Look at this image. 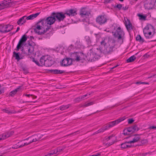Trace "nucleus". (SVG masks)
I'll return each mask as SVG.
<instances>
[{
	"instance_id": "30",
	"label": "nucleus",
	"mask_w": 156,
	"mask_h": 156,
	"mask_svg": "<svg viewBox=\"0 0 156 156\" xmlns=\"http://www.w3.org/2000/svg\"><path fill=\"white\" fill-rule=\"evenodd\" d=\"M56 153L57 152H56V149H54L51 151L50 153L46 155H48L47 156H51L53 155L54 154H56Z\"/></svg>"
},
{
	"instance_id": "15",
	"label": "nucleus",
	"mask_w": 156,
	"mask_h": 156,
	"mask_svg": "<svg viewBox=\"0 0 156 156\" xmlns=\"http://www.w3.org/2000/svg\"><path fill=\"white\" fill-rule=\"evenodd\" d=\"M0 3L1 4V7H0V9L10 6L12 4V2H11V0H5Z\"/></svg>"
},
{
	"instance_id": "23",
	"label": "nucleus",
	"mask_w": 156,
	"mask_h": 156,
	"mask_svg": "<svg viewBox=\"0 0 156 156\" xmlns=\"http://www.w3.org/2000/svg\"><path fill=\"white\" fill-rule=\"evenodd\" d=\"M49 71L51 73L56 74H62L65 72V71L64 70H60L57 69H51L49 70Z\"/></svg>"
},
{
	"instance_id": "35",
	"label": "nucleus",
	"mask_w": 156,
	"mask_h": 156,
	"mask_svg": "<svg viewBox=\"0 0 156 156\" xmlns=\"http://www.w3.org/2000/svg\"><path fill=\"white\" fill-rule=\"evenodd\" d=\"M14 132L12 131L5 133L7 137L8 138L12 135L14 134Z\"/></svg>"
},
{
	"instance_id": "40",
	"label": "nucleus",
	"mask_w": 156,
	"mask_h": 156,
	"mask_svg": "<svg viewBox=\"0 0 156 156\" xmlns=\"http://www.w3.org/2000/svg\"><path fill=\"white\" fill-rule=\"evenodd\" d=\"M94 103V102L92 101L87 103V104L84 105L83 106L84 107H86L92 105H93Z\"/></svg>"
},
{
	"instance_id": "11",
	"label": "nucleus",
	"mask_w": 156,
	"mask_h": 156,
	"mask_svg": "<svg viewBox=\"0 0 156 156\" xmlns=\"http://www.w3.org/2000/svg\"><path fill=\"white\" fill-rule=\"evenodd\" d=\"M51 26L49 25L45 29L44 28L42 29H38L37 28V23L33 28L34 32L38 34V35H42L44 34L46 32L50 29Z\"/></svg>"
},
{
	"instance_id": "41",
	"label": "nucleus",
	"mask_w": 156,
	"mask_h": 156,
	"mask_svg": "<svg viewBox=\"0 0 156 156\" xmlns=\"http://www.w3.org/2000/svg\"><path fill=\"white\" fill-rule=\"evenodd\" d=\"M110 127L109 126V125H108V124H107V125L101 128L102 130V131H103V132H104L105 131L107 130L108 129L110 128Z\"/></svg>"
},
{
	"instance_id": "22",
	"label": "nucleus",
	"mask_w": 156,
	"mask_h": 156,
	"mask_svg": "<svg viewBox=\"0 0 156 156\" xmlns=\"http://www.w3.org/2000/svg\"><path fill=\"white\" fill-rule=\"evenodd\" d=\"M27 49L28 51V55L34 54V47L31 44L28 43V45L27 46Z\"/></svg>"
},
{
	"instance_id": "37",
	"label": "nucleus",
	"mask_w": 156,
	"mask_h": 156,
	"mask_svg": "<svg viewBox=\"0 0 156 156\" xmlns=\"http://www.w3.org/2000/svg\"><path fill=\"white\" fill-rule=\"evenodd\" d=\"M61 22H58V23H56V21L55 22V25H56V27L57 28H59L61 27V26L62 24L60 23Z\"/></svg>"
},
{
	"instance_id": "50",
	"label": "nucleus",
	"mask_w": 156,
	"mask_h": 156,
	"mask_svg": "<svg viewBox=\"0 0 156 156\" xmlns=\"http://www.w3.org/2000/svg\"><path fill=\"white\" fill-rule=\"evenodd\" d=\"M136 84H148V83L147 82H137L136 83Z\"/></svg>"
},
{
	"instance_id": "4",
	"label": "nucleus",
	"mask_w": 156,
	"mask_h": 156,
	"mask_svg": "<svg viewBox=\"0 0 156 156\" xmlns=\"http://www.w3.org/2000/svg\"><path fill=\"white\" fill-rule=\"evenodd\" d=\"M80 15L82 17L84 18L82 20L83 22L89 23V18L91 17V12L89 11H87L84 8L81 9L80 13Z\"/></svg>"
},
{
	"instance_id": "19",
	"label": "nucleus",
	"mask_w": 156,
	"mask_h": 156,
	"mask_svg": "<svg viewBox=\"0 0 156 156\" xmlns=\"http://www.w3.org/2000/svg\"><path fill=\"white\" fill-rule=\"evenodd\" d=\"M72 63V60L70 58H66L63 59L61 62L62 66H68L71 65Z\"/></svg>"
},
{
	"instance_id": "36",
	"label": "nucleus",
	"mask_w": 156,
	"mask_h": 156,
	"mask_svg": "<svg viewBox=\"0 0 156 156\" xmlns=\"http://www.w3.org/2000/svg\"><path fill=\"white\" fill-rule=\"evenodd\" d=\"M23 46L21 44H20V43H18L17 45L16 48L15 49V50L16 51H19L20 49Z\"/></svg>"
},
{
	"instance_id": "10",
	"label": "nucleus",
	"mask_w": 156,
	"mask_h": 156,
	"mask_svg": "<svg viewBox=\"0 0 156 156\" xmlns=\"http://www.w3.org/2000/svg\"><path fill=\"white\" fill-rule=\"evenodd\" d=\"M156 2V0H146L144 2V7L145 9H152Z\"/></svg>"
},
{
	"instance_id": "3",
	"label": "nucleus",
	"mask_w": 156,
	"mask_h": 156,
	"mask_svg": "<svg viewBox=\"0 0 156 156\" xmlns=\"http://www.w3.org/2000/svg\"><path fill=\"white\" fill-rule=\"evenodd\" d=\"M155 32L154 27L151 24L147 25L143 29V33L146 39H150L149 41H155L156 39H151Z\"/></svg>"
},
{
	"instance_id": "62",
	"label": "nucleus",
	"mask_w": 156,
	"mask_h": 156,
	"mask_svg": "<svg viewBox=\"0 0 156 156\" xmlns=\"http://www.w3.org/2000/svg\"><path fill=\"white\" fill-rule=\"evenodd\" d=\"M30 144H31V143H30V142H28V143H24V145L25 146H27V145Z\"/></svg>"
},
{
	"instance_id": "17",
	"label": "nucleus",
	"mask_w": 156,
	"mask_h": 156,
	"mask_svg": "<svg viewBox=\"0 0 156 156\" xmlns=\"http://www.w3.org/2000/svg\"><path fill=\"white\" fill-rule=\"evenodd\" d=\"M65 14L69 16H74L77 14V10L76 9H70L65 11Z\"/></svg>"
},
{
	"instance_id": "38",
	"label": "nucleus",
	"mask_w": 156,
	"mask_h": 156,
	"mask_svg": "<svg viewBox=\"0 0 156 156\" xmlns=\"http://www.w3.org/2000/svg\"><path fill=\"white\" fill-rule=\"evenodd\" d=\"M122 7V5L121 4H117V5H115L114 7L115 8H117L119 10H120Z\"/></svg>"
},
{
	"instance_id": "43",
	"label": "nucleus",
	"mask_w": 156,
	"mask_h": 156,
	"mask_svg": "<svg viewBox=\"0 0 156 156\" xmlns=\"http://www.w3.org/2000/svg\"><path fill=\"white\" fill-rule=\"evenodd\" d=\"M32 61L33 62H34L38 66H40L39 62L37 60H36L34 58H32Z\"/></svg>"
},
{
	"instance_id": "13",
	"label": "nucleus",
	"mask_w": 156,
	"mask_h": 156,
	"mask_svg": "<svg viewBox=\"0 0 156 156\" xmlns=\"http://www.w3.org/2000/svg\"><path fill=\"white\" fill-rule=\"evenodd\" d=\"M107 20L106 16L101 15L97 17L96 19V21L99 24L102 25L106 23Z\"/></svg>"
},
{
	"instance_id": "59",
	"label": "nucleus",
	"mask_w": 156,
	"mask_h": 156,
	"mask_svg": "<svg viewBox=\"0 0 156 156\" xmlns=\"http://www.w3.org/2000/svg\"><path fill=\"white\" fill-rule=\"evenodd\" d=\"M104 2L105 4H107L108 3H111V1H110V0H105Z\"/></svg>"
},
{
	"instance_id": "61",
	"label": "nucleus",
	"mask_w": 156,
	"mask_h": 156,
	"mask_svg": "<svg viewBox=\"0 0 156 156\" xmlns=\"http://www.w3.org/2000/svg\"><path fill=\"white\" fill-rule=\"evenodd\" d=\"M97 49L98 50V51H99L100 53H101L102 52V48H97Z\"/></svg>"
},
{
	"instance_id": "54",
	"label": "nucleus",
	"mask_w": 156,
	"mask_h": 156,
	"mask_svg": "<svg viewBox=\"0 0 156 156\" xmlns=\"http://www.w3.org/2000/svg\"><path fill=\"white\" fill-rule=\"evenodd\" d=\"M149 129H156V126H150L149 127Z\"/></svg>"
},
{
	"instance_id": "47",
	"label": "nucleus",
	"mask_w": 156,
	"mask_h": 156,
	"mask_svg": "<svg viewBox=\"0 0 156 156\" xmlns=\"http://www.w3.org/2000/svg\"><path fill=\"white\" fill-rule=\"evenodd\" d=\"M64 149V148H63V147H58V148L56 150V152H57V153L58 152H61V151H62L63 149Z\"/></svg>"
},
{
	"instance_id": "32",
	"label": "nucleus",
	"mask_w": 156,
	"mask_h": 156,
	"mask_svg": "<svg viewBox=\"0 0 156 156\" xmlns=\"http://www.w3.org/2000/svg\"><path fill=\"white\" fill-rule=\"evenodd\" d=\"M43 136V135H40L39 134L34 135L33 136H34L35 138H37V140H39Z\"/></svg>"
},
{
	"instance_id": "33",
	"label": "nucleus",
	"mask_w": 156,
	"mask_h": 156,
	"mask_svg": "<svg viewBox=\"0 0 156 156\" xmlns=\"http://www.w3.org/2000/svg\"><path fill=\"white\" fill-rule=\"evenodd\" d=\"M22 69L24 72L25 74H27L29 73L28 68L25 66H23L22 67Z\"/></svg>"
},
{
	"instance_id": "51",
	"label": "nucleus",
	"mask_w": 156,
	"mask_h": 156,
	"mask_svg": "<svg viewBox=\"0 0 156 156\" xmlns=\"http://www.w3.org/2000/svg\"><path fill=\"white\" fill-rule=\"evenodd\" d=\"M75 101L76 102H79L81 101V100L80 97L77 98L75 99Z\"/></svg>"
},
{
	"instance_id": "24",
	"label": "nucleus",
	"mask_w": 156,
	"mask_h": 156,
	"mask_svg": "<svg viewBox=\"0 0 156 156\" xmlns=\"http://www.w3.org/2000/svg\"><path fill=\"white\" fill-rule=\"evenodd\" d=\"M128 144H130L129 143V141H126L120 144L121 147L123 149H125L126 148H129L132 147V145H129Z\"/></svg>"
},
{
	"instance_id": "48",
	"label": "nucleus",
	"mask_w": 156,
	"mask_h": 156,
	"mask_svg": "<svg viewBox=\"0 0 156 156\" xmlns=\"http://www.w3.org/2000/svg\"><path fill=\"white\" fill-rule=\"evenodd\" d=\"M102 132H103V131H102V129L101 128L100 129H99V130H98V131H96V132L94 133L93 135H95L97 133H102Z\"/></svg>"
},
{
	"instance_id": "1",
	"label": "nucleus",
	"mask_w": 156,
	"mask_h": 156,
	"mask_svg": "<svg viewBox=\"0 0 156 156\" xmlns=\"http://www.w3.org/2000/svg\"><path fill=\"white\" fill-rule=\"evenodd\" d=\"M52 14V12L50 16L41 19L37 22V28L42 29L44 28V25L46 23L50 26L54 23L56 20L54 15Z\"/></svg>"
},
{
	"instance_id": "14",
	"label": "nucleus",
	"mask_w": 156,
	"mask_h": 156,
	"mask_svg": "<svg viewBox=\"0 0 156 156\" xmlns=\"http://www.w3.org/2000/svg\"><path fill=\"white\" fill-rule=\"evenodd\" d=\"M21 48L22 53L21 54L19 52L16 53L15 51L13 52V56L15 57V59L17 60L18 61L23 58V56H22V54H26L27 53L25 52L23 46Z\"/></svg>"
},
{
	"instance_id": "9",
	"label": "nucleus",
	"mask_w": 156,
	"mask_h": 156,
	"mask_svg": "<svg viewBox=\"0 0 156 156\" xmlns=\"http://www.w3.org/2000/svg\"><path fill=\"white\" fill-rule=\"evenodd\" d=\"M84 55L83 53L74 52L71 54L70 56L71 58H70L71 60H72V62L76 61L78 62L82 59L81 56Z\"/></svg>"
},
{
	"instance_id": "34",
	"label": "nucleus",
	"mask_w": 156,
	"mask_h": 156,
	"mask_svg": "<svg viewBox=\"0 0 156 156\" xmlns=\"http://www.w3.org/2000/svg\"><path fill=\"white\" fill-rule=\"evenodd\" d=\"M69 107L68 105H62L60 107L59 109L60 110H63L68 108Z\"/></svg>"
},
{
	"instance_id": "52",
	"label": "nucleus",
	"mask_w": 156,
	"mask_h": 156,
	"mask_svg": "<svg viewBox=\"0 0 156 156\" xmlns=\"http://www.w3.org/2000/svg\"><path fill=\"white\" fill-rule=\"evenodd\" d=\"M5 88L3 87L0 90V94L3 93L4 92Z\"/></svg>"
},
{
	"instance_id": "46",
	"label": "nucleus",
	"mask_w": 156,
	"mask_h": 156,
	"mask_svg": "<svg viewBox=\"0 0 156 156\" xmlns=\"http://www.w3.org/2000/svg\"><path fill=\"white\" fill-rule=\"evenodd\" d=\"M32 137H33V136H32ZM30 140H31L30 141V143H31L32 142H36V141H38L37 138V139L35 138L34 136H33V138H31Z\"/></svg>"
},
{
	"instance_id": "26",
	"label": "nucleus",
	"mask_w": 156,
	"mask_h": 156,
	"mask_svg": "<svg viewBox=\"0 0 156 156\" xmlns=\"http://www.w3.org/2000/svg\"><path fill=\"white\" fill-rule=\"evenodd\" d=\"M137 16L139 17L140 20H146V15H144L140 14H138Z\"/></svg>"
},
{
	"instance_id": "8",
	"label": "nucleus",
	"mask_w": 156,
	"mask_h": 156,
	"mask_svg": "<svg viewBox=\"0 0 156 156\" xmlns=\"http://www.w3.org/2000/svg\"><path fill=\"white\" fill-rule=\"evenodd\" d=\"M13 29L12 25L8 24L6 25L0 24V32L5 33L10 32Z\"/></svg>"
},
{
	"instance_id": "60",
	"label": "nucleus",
	"mask_w": 156,
	"mask_h": 156,
	"mask_svg": "<svg viewBox=\"0 0 156 156\" xmlns=\"http://www.w3.org/2000/svg\"><path fill=\"white\" fill-rule=\"evenodd\" d=\"M31 96L32 97V98L33 99L36 98H37V97L36 96L33 95V94H31Z\"/></svg>"
},
{
	"instance_id": "42",
	"label": "nucleus",
	"mask_w": 156,
	"mask_h": 156,
	"mask_svg": "<svg viewBox=\"0 0 156 156\" xmlns=\"http://www.w3.org/2000/svg\"><path fill=\"white\" fill-rule=\"evenodd\" d=\"M40 12H37L34 14H32V16L33 19H34V18H36L37 16L39 15L40 14Z\"/></svg>"
},
{
	"instance_id": "18",
	"label": "nucleus",
	"mask_w": 156,
	"mask_h": 156,
	"mask_svg": "<svg viewBox=\"0 0 156 156\" xmlns=\"http://www.w3.org/2000/svg\"><path fill=\"white\" fill-rule=\"evenodd\" d=\"M46 61L45 62L44 65L46 67L51 66L54 63V61L52 59V58L46 56Z\"/></svg>"
},
{
	"instance_id": "16",
	"label": "nucleus",
	"mask_w": 156,
	"mask_h": 156,
	"mask_svg": "<svg viewBox=\"0 0 156 156\" xmlns=\"http://www.w3.org/2000/svg\"><path fill=\"white\" fill-rule=\"evenodd\" d=\"M125 119L126 117L125 116L121 117L117 119L116 120L109 122L108 124V125H109V126L110 127V128L115 126V125L118 124L119 123L121 122L122 121H123Z\"/></svg>"
},
{
	"instance_id": "29",
	"label": "nucleus",
	"mask_w": 156,
	"mask_h": 156,
	"mask_svg": "<svg viewBox=\"0 0 156 156\" xmlns=\"http://www.w3.org/2000/svg\"><path fill=\"white\" fill-rule=\"evenodd\" d=\"M136 41H138L140 42L143 43L144 41L143 38L140 35H137L136 37Z\"/></svg>"
},
{
	"instance_id": "20",
	"label": "nucleus",
	"mask_w": 156,
	"mask_h": 156,
	"mask_svg": "<svg viewBox=\"0 0 156 156\" xmlns=\"http://www.w3.org/2000/svg\"><path fill=\"white\" fill-rule=\"evenodd\" d=\"M125 26L127 30L129 31L131 30H132L134 27H133L132 23L129 19H127V21L125 19Z\"/></svg>"
},
{
	"instance_id": "49",
	"label": "nucleus",
	"mask_w": 156,
	"mask_h": 156,
	"mask_svg": "<svg viewBox=\"0 0 156 156\" xmlns=\"http://www.w3.org/2000/svg\"><path fill=\"white\" fill-rule=\"evenodd\" d=\"M26 20H33V18L32 17V16L31 15H30L29 16L27 17L26 16V17H25Z\"/></svg>"
},
{
	"instance_id": "6",
	"label": "nucleus",
	"mask_w": 156,
	"mask_h": 156,
	"mask_svg": "<svg viewBox=\"0 0 156 156\" xmlns=\"http://www.w3.org/2000/svg\"><path fill=\"white\" fill-rule=\"evenodd\" d=\"M112 33L115 37L117 38L119 41L121 40L122 43L123 42V40L124 33L120 27H118L115 32V33L112 32Z\"/></svg>"
},
{
	"instance_id": "58",
	"label": "nucleus",
	"mask_w": 156,
	"mask_h": 156,
	"mask_svg": "<svg viewBox=\"0 0 156 156\" xmlns=\"http://www.w3.org/2000/svg\"><path fill=\"white\" fill-rule=\"evenodd\" d=\"M128 8H129L128 6H126L125 7H123L122 8V9L124 10H126L128 9Z\"/></svg>"
},
{
	"instance_id": "63",
	"label": "nucleus",
	"mask_w": 156,
	"mask_h": 156,
	"mask_svg": "<svg viewBox=\"0 0 156 156\" xmlns=\"http://www.w3.org/2000/svg\"><path fill=\"white\" fill-rule=\"evenodd\" d=\"M5 112L6 113H12V112H10L8 110H5Z\"/></svg>"
},
{
	"instance_id": "56",
	"label": "nucleus",
	"mask_w": 156,
	"mask_h": 156,
	"mask_svg": "<svg viewBox=\"0 0 156 156\" xmlns=\"http://www.w3.org/2000/svg\"><path fill=\"white\" fill-rule=\"evenodd\" d=\"M147 142V140H142L141 141V143L142 144H144Z\"/></svg>"
},
{
	"instance_id": "12",
	"label": "nucleus",
	"mask_w": 156,
	"mask_h": 156,
	"mask_svg": "<svg viewBox=\"0 0 156 156\" xmlns=\"http://www.w3.org/2000/svg\"><path fill=\"white\" fill-rule=\"evenodd\" d=\"M141 135V134L132 135L129 136L127 137L126 139H127L131 138L132 140L129 141V143H130V144H133L137 142L138 141L140 140V136Z\"/></svg>"
},
{
	"instance_id": "7",
	"label": "nucleus",
	"mask_w": 156,
	"mask_h": 156,
	"mask_svg": "<svg viewBox=\"0 0 156 156\" xmlns=\"http://www.w3.org/2000/svg\"><path fill=\"white\" fill-rule=\"evenodd\" d=\"M52 15H54L55 18L57 23H58V22L63 21L66 17L65 12L63 13L62 12H52Z\"/></svg>"
},
{
	"instance_id": "44",
	"label": "nucleus",
	"mask_w": 156,
	"mask_h": 156,
	"mask_svg": "<svg viewBox=\"0 0 156 156\" xmlns=\"http://www.w3.org/2000/svg\"><path fill=\"white\" fill-rule=\"evenodd\" d=\"M134 121V120L132 118L128 119V122L129 124H131Z\"/></svg>"
},
{
	"instance_id": "25",
	"label": "nucleus",
	"mask_w": 156,
	"mask_h": 156,
	"mask_svg": "<svg viewBox=\"0 0 156 156\" xmlns=\"http://www.w3.org/2000/svg\"><path fill=\"white\" fill-rule=\"evenodd\" d=\"M26 16H24L20 19L17 21V24L20 26L26 22Z\"/></svg>"
},
{
	"instance_id": "28",
	"label": "nucleus",
	"mask_w": 156,
	"mask_h": 156,
	"mask_svg": "<svg viewBox=\"0 0 156 156\" xmlns=\"http://www.w3.org/2000/svg\"><path fill=\"white\" fill-rule=\"evenodd\" d=\"M46 56H43L40 58V61L42 65H44L46 61Z\"/></svg>"
},
{
	"instance_id": "53",
	"label": "nucleus",
	"mask_w": 156,
	"mask_h": 156,
	"mask_svg": "<svg viewBox=\"0 0 156 156\" xmlns=\"http://www.w3.org/2000/svg\"><path fill=\"white\" fill-rule=\"evenodd\" d=\"M21 87L19 86L18 87L16 88L15 90L16 91V92L19 91L21 90Z\"/></svg>"
},
{
	"instance_id": "27",
	"label": "nucleus",
	"mask_w": 156,
	"mask_h": 156,
	"mask_svg": "<svg viewBox=\"0 0 156 156\" xmlns=\"http://www.w3.org/2000/svg\"><path fill=\"white\" fill-rule=\"evenodd\" d=\"M136 59V57L134 55H133L126 60V62L128 63L134 61Z\"/></svg>"
},
{
	"instance_id": "55",
	"label": "nucleus",
	"mask_w": 156,
	"mask_h": 156,
	"mask_svg": "<svg viewBox=\"0 0 156 156\" xmlns=\"http://www.w3.org/2000/svg\"><path fill=\"white\" fill-rule=\"evenodd\" d=\"M113 137V136L112 135L108 136L107 138H106V139L107 141H108V140H110Z\"/></svg>"
},
{
	"instance_id": "64",
	"label": "nucleus",
	"mask_w": 156,
	"mask_h": 156,
	"mask_svg": "<svg viewBox=\"0 0 156 156\" xmlns=\"http://www.w3.org/2000/svg\"><path fill=\"white\" fill-rule=\"evenodd\" d=\"M153 77H154L155 78H156V74L153 75V76H151L148 77V78H151Z\"/></svg>"
},
{
	"instance_id": "5",
	"label": "nucleus",
	"mask_w": 156,
	"mask_h": 156,
	"mask_svg": "<svg viewBox=\"0 0 156 156\" xmlns=\"http://www.w3.org/2000/svg\"><path fill=\"white\" fill-rule=\"evenodd\" d=\"M139 129V128L136 125H134L124 129L123 130V134L125 135H129L137 131Z\"/></svg>"
},
{
	"instance_id": "21",
	"label": "nucleus",
	"mask_w": 156,
	"mask_h": 156,
	"mask_svg": "<svg viewBox=\"0 0 156 156\" xmlns=\"http://www.w3.org/2000/svg\"><path fill=\"white\" fill-rule=\"evenodd\" d=\"M29 38V36H27L26 35L24 34L22 36L21 38L19 40L18 43L21 44L23 46L24 45V43L26 41L27 38Z\"/></svg>"
},
{
	"instance_id": "2",
	"label": "nucleus",
	"mask_w": 156,
	"mask_h": 156,
	"mask_svg": "<svg viewBox=\"0 0 156 156\" xmlns=\"http://www.w3.org/2000/svg\"><path fill=\"white\" fill-rule=\"evenodd\" d=\"M111 42L112 43L114 44L115 41L114 40L110 37H106L101 42V44L102 45L105 46V49L104 50V51L105 53L107 55H109L113 52L115 49L114 45H109L108 46H106L107 42L108 43L109 42Z\"/></svg>"
},
{
	"instance_id": "57",
	"label": "nucleus",
	"mask_w": 156,
	"mask_h": 156,
	"mask_svg": "<svg viewBox=\"0 0 156 156\" xmlns=\"http://www.w3.org/2000/svg\"><path fill=\"white\" fill-rule=\"evenodd\" d=\"M19 148V145H16V144L15 145H14L13 147H12V148H14V149H17V148Z\"/></svg>"
},
{
	"instance_id": "31",
	"label": "nucleus",
	"mask_w": 156,
	"mask_h": 156,
	"mask_svg": "<svg viewBox=\"0 0 156 156\" xmlns=\"http://www.w3.org/2000/svg\"><path fill=\"white\" fill-rule=\"evenodd\" d=\"M85 39L86 41L88 44H90L91 43V41L90 38L89 36H86Z\"/></svg>"
},
{
	"instance_id": "39",
	"label": "nucleus",
	"mask_w": 156,
	"mask_h": 156,
	"mask_svg": "<svg viewBox=\"0 0 156 156\" xmlns=\"http://www.w3.org/2000/svg\"><path fill=\"white\" fill-rule=\"evenodd\" d=\"M0 136H1V138H2V140L8 138L7 137L5 133H3L2 135H0Z\"/></svg>"
},
{
	"instance_id": "45",
	"label": "nucleus",
	"mask_w": 156,
	"mask_h": 156,
	"mask_svg": "<svg viewBox=\"0 0 156 156\" xmlns=\"http://www.w3.org/2000/svg\"><path fill=\"white\" fill-rule=\"evenodd\" d=\"M16 91L15 90H14L10 92L9 95L12 96H13L16 93Z\"/></svg>"
}]
</instances>
